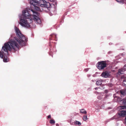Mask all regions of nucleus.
<instances>
[{
    "label": "nucleus",
    "instance_id": "4be33fe9",
    "mask_svg": "<svg viewBox=\"0 0 126 126\" xmlns=\"http://www.w3.org/2000/svg\"><path fill=\"white\" fill-rule=\"evenodd\" d=\"M85 71L86 72H87L88 71V69H85Z\"/></svg>",
    "mask_w": 126,
    "mask_h": 126
},
{
    "label": "nucleus",
    "instance_id": "0eeeda50",
    "mask_svg": "<svg viewBox=\"0 0 126 126\" xmlns=\"http://www.w3.org/2000/svg\"><path fill=\"white\" fill-rule=\"evenodd\" d=\"M118 114L120 117H124L125 115H126V110L121 111L119 112Z\"/></svg>",
    "mask_w": 126,
    "mask_h": 126
},
{
    "label": "nucleus",
    "instance_id": "1a4fd4ad",
    "mask_svg": "<svg viewBox=\"0 0 126 126\" xmlns=\"http://www.w3.org/2000/svg\"><path fill=\"white\" fill-rule=\"evenodd\" d=\"M125 67H126V64L124 66L123 68L119 70L118 74H123L124 71L126 70V68H125Z\"/></svg>",
    "mask_w": 126,
    "mask_h": 126
},
{
    "label": "nucleus",
    "instance_id": "7ed1b4c3",
    "mask_svg": "<svg viewBox=\"0 0 126 126\" xmlns=\"http://www.w3.org/2000/svg\"><path fill=\"white\" fill-rule=\"evenodd\" d=\"M4 44L2 47L1 50V51H0V57L2 59L3 58V61L4 62H7L9 61V60L7 56L8 54V51H11V49H13V48L11 47L10 49H7V51L4 48L3 49H4L5 50H2L3 47L4 46Z\"/></svg>",
    "mask_w": 126,
    "mask_h": 126
},
{
    "label": "nucleus",
    "instance_id": "dca6fc26",
    "mask_svg": "<svg viewBox=\"0 0 126 126\" xmlns=\"http://www.w3.org/2000/svg\"><path fill=\"white\" fill-rule=\"evenodd\" d=\"M74 123L75 124L78 125L79 126H80L81 125V123L79 121H74Z\"/></svg>",
    "mask_w": 126,
    "mask_h": 126
},
{
    "label": "nucleus",
    "instance_id": "423d86ee",
    "mask_svg": "<svg viewBox=\"0 0 126 126\" xmlns=\"http://www.w3.org/2000/svg\"><path fill=\"white\" fill-rule=\"evenodd\" d=\"M101 76L104 78H108L110 76V73L108 71L103 72L101 75Z\"/></svg>",
    "mask_w": 126,
    "mask_h": 126
},
{
    "label": "nucleus",
    "instance_id": "9b49d317",
    "mask_svg": "<svg viewBox=\"0 0 126 126\" xmlns=\"http://www.w3.org/2000/svg\"><path fill=\"white\" fill-rule=\"evenodd\" d=\"M56 35L54 34H52L50 35L49 38V39L50 40H55L56 41L57 39H56Z\"/></svg>",
    "mask_w": 126,
    "mask_h": 126
},
{
    "label": "nucleus",
    "instance_id": "9d476101",
    "mask_svg": "<svg viewBox=\"0 0 126 126\" xmlns=\"http://www.w3.org/2000/svg\"><path fill=\"white\" fill-rule=\"evenodd\" d=\"M123 103L124 106H121L119 107L120 109H126V97L125 99H124L123 101Z\"/></svg>",
    "mask_w": 126,
    "mask_h": 126
},
{
    "label": "nucleus",
    "instance_id": "b1692460",
    "mask_svg": "<svg viewBox=\"0 0 126 126\" xmlns=\"http://www.w3.org/2000/svg\"><path fill=\"white\" fill-rule=\"evenodd\" d=\"M98 88H95V90H97Z\"/></svg>",
    "mask_w": 126,
    "mask_h": 126
},
{
    "label": "nucleus",
    "instance_id": "f03ea898",
    "mask_svg": "<svg viewBox=\"0 0 126 126\" xmlns=\"http://www.w3.org/2000/svg\"><path fill=\"white\" fill-rule=\"evenodd\" d=\"M19 39H15V40H12L9 42L4 43V46L3 47L2 50H5L4 48L7 51V49H10L11 47L13 48V49L16 50V48H18L19 46L18 44L22 46H25L26 44V42L28 41L27 38H26L22 34L19 36Z\"/></svg>",
    "mask_w": 126,
    "mask_h": 126
},
{
    "label": "nucleus",
    "instance_id": "f257e3e1",
    "mask_svg": "<svg viewBox=\"0 0 126 126\" xmlns=\"http://www.w3.org/2000/svg\"><path fill=\"white\" fill-rule=\"evenodd\" d=\"M22 13L23 15L19 23L22 27L28 28L30 27V24L32 22L33 20L38 24L41 23L40 19L35 15H30L26 10L23 11Z\"/></svg>",
    "mask_w": 126,
    "mask_h": 126
},
{
    "label": "nucleus",
    "instance_id": "4468645a",
    "mask_svg": "<svg viewBox=\"0 0 126 126\" xmlns=\"http://www.w3.org/2000/svg\"><path fill=\"white\" fill-rule=\"evenodd\" d=\"M123 85L126 86V77H124V79L123 80Z\"/></svg>",
    "mask_w": 126,
    "mask_h": 126
},
{
    "label": "nucleus",
    "instance_id": "2eb2a0df",
    "mask_svg": "<svg viewBox=\"0 0 126 126\" xmlns=\"http://www.w3.org/2000/svg\"><path fill=\"white\" fill-rule=\"evenodd\" d=\"M120 92L121 94L123 95H124L126 93V91L121 90Z\"/></svg>",
    "mask_w": 126,
    "mask_h": 126
},
{
    "label": "nucleus",
    "instance_id": "6e6552de",
    "mask_svg": "<svg viewBox=\"0 0 126 126\" xmlns=\"http://www.w3.org/2000/svg\"><path fill=\"white\" fill-rule=\"evenodd\" d=\"M39 3V0H31L30 1V4H33L35 6V5H38Z\"/></svg>",
    "mask_w": 126,
    "mask_h": 126
},
{
    "label": "nucleus",
    "instance_id": "5701e85b",
    "mask_svg": "<svg viewBox=\"0 0 126 126\" xmlns=\"http://www.w3.org/2000/svg\"><path fill=\"white\" fill-rule=\"evenodd\" d=\"M125 120L126 121V116L125 119Z\"/></svg>",
    "mask_w": 126,
    "mask_h": 126
},
{
    "label": "nucleus",
    "instance_id": "aec40b11",
    "mask_svg": "<svg viewBox=\"0 0 126 126\" xmlns=\"http://www.w3.org/2000/svg\"><path fill=\"white\" fill-rule=\"evenodd\" d=\"M31 11L33 12V14H37V12H36V11H33V10L32 9L31 10Z\"/></svg>",
    "mask_w": 126,
    "mask_h": 126
},
{
    "label": "nucleus",
    "instance_id": "a211bd4d",
    "mask_svg": "<svg viewBox=\"0 0 126 126\" xmlns=\"http://www.w3.org/2000/svg\"><path fill=\"white\" fill-rule=\"evenodd\" d=\"M49 123L51 124H54L55 123V121L51 119L49 121Z\"/></svg>",
    "mask_w": 126,
    "mask_h": 126
},
{
    "label": "nucleus",
    "instance_id": "ddd939ff",
    "mask_svg": "<svg viewBox=\"0 0 126 126\" xmlns=\"http://www.w3.org/2000/svg\"><path fill=\"white\" fill-rule=\"evenodd\" d=\"M102 80H99L96 82V84L97 85H100L102 84Z\"/></svg>",
    "mask_w": 126,
    "mask_h": 126
},
{
    "label": "nucleus",
    "instance_id": "f3484780",
    "mask_svg": "<svg viewBox=\"0 0 126 126\" xmlns=\"http://www.w3.org/2000/svg\"><path fill=\"white\" fill-rule=\"evenodd\" d=\"M80 112L84 114H86L87 113L86 111L83 109L81 110Z\"/></svg>",
    "mask_w": 126,
    "mask_h": 126
},
{
    "label": "nucleus",
    "instance_id": "393cba45",
    "mask_svg": "<svg viewBox=\"0 0 126 126\" xmlns=\"http://www.w3.org/2000/svg\"><path fill=\"white\" fill-rule=\"evenodd\" d=\"M116 0L118 2H120V1H119V0Z\"/></svg>",
    "mask_w": 126,
    "mask_h": 126
},
{
    "label": "nucleus",
    "instance_id": "20e7f679",
    "mask_svg": "<svg viewBox=\"0 0 126 126\" xmlns=\"http://www.w3.org/2000/svg\"><path fill=\"white\" fill-rule=\"evenodd\" d=\"M42 1L40 0V3L39 4H38V5H35V6L33 4H31L33 5L34 6V8L36 10L41 11V10L40 9L39 7H45L47 8H49L51 6V5L50 3L49 2H46L44 4H40L41 1Z\"/></svg>",
    "mask_w": 126,
    "mask_h": 126
},
{
    "label": "nucleus",
    "instance_id": "412c9836",
    "mask_svg": "<svg viewBox=\"0 0 126 126\" xmlns=\"http://www.w3.org/2000/svg\"><path fill=\"white\" fill-rule=\"evenodd\" d=\"M47 119H51V115H49L47 116Z\"/></svg>",
    "mask_w": 126,
    "mask_h": 126
},
{
    "label": "nucleus",
    "instance_id": "6ab92c4d",
    "mask_svg": "<svg viewBox=\"0 0 126 126\" xmlns=\"http://www.w3.org/2000/svg\"><path fill=\"white\" fill-rule=\"evenodd\" d=\"M87 119V116H84L83 117V119L84 121H86Z\"/></svg>",
    "mask_w": 126,
    "mask_h": 126
},
{
    "label": "nucleus",
    "instance_id": "f8f14e48",
    "mask_svg": "<svg viewBox=\"0 0 126 126\" xmlns=\"http://www.w3.org/2000/svg\"><path fill=\"white\" fill-rule=\"evenodd\" d=\"M15 31L16 34H17V35H18L19 36L22 34L19 29L17 27L15 28Z\"/></svg>",
    "mask_w": 126,
    "mask_h": 126
},
{
    "label": "nucleus",
    "instance_id": "39448f33",
    "mask_svg": "<svg viewBox=\"0 0 126 126\" xmlns=\"http://www.w3.org/2000/svg\"><path fill=\"white\" fill-rule=\"evenodd\" d=\"M107 64L106 61H102L98 62L97 67L100 70H103L107 67Z\"/></svg>",
    "mask_w": 126,
    "mask_h": 126
}]
</instances>
